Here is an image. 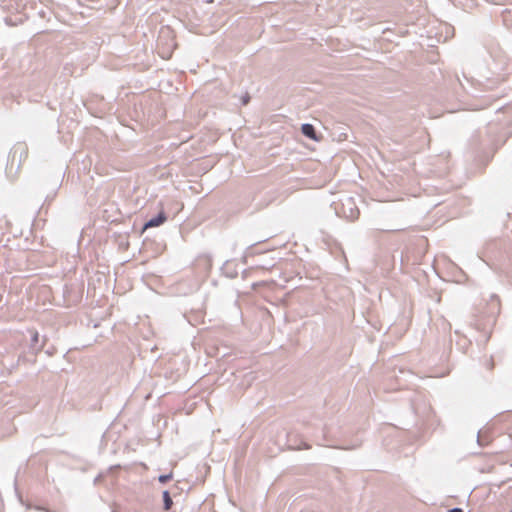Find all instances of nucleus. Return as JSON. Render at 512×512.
I'll return each instance as SVG.
<instances>
[{"label": "nucleus", "mask_w": 512, "mask_h": 512, "mask_svg": "<svg viewBox=\"0 0 512 512\" xmlns=\"http://www.w3.org/2000/svg\"><path fill=\"white\" fill-rule=\"evenodd\" d=\"M167 217L164 212H160L155 218L150 219L143 227V232L148 228L158 227L166 221Z\"/></svg>", "instance_id": "nucleus-1"}, {"label": "nucleus", "mask_w": 512, "mask_h": 512, "mask_svg": "<svg viewBox=\"0 0 512 512\" xmlns=\"http://www.w3.org/2000/svg\"><path fill=\"white\" fill-rule=\"evenodd\" d=\"M302 133L310 139L317 140L315 129L311 124H303L301 127Z\"/></svg>", "instance_id": "nucleus-2"}, {"label": "nucleus", "mask_w": 512, "mask_h": 512, "mask_svg": "<svg viewBox=\"0 0 512 512\" xmlns=\"http://www.w3.org/2000/svg\"><path fill=\"white\" fill-rule=\"evenodd\" d=\"M163 501H164V509L166 511L170 510L173 505V501H172L168 491L163 492Z\"/></svg>", "instance_id": "nucleus-3"}, {"label": "nucleus", "mask_w": 512, "mask_h": 512, "mask_svg": "<svg viewBox=\"0 0 512 512\" xmlns=\"http://www.w3.org/2000/svg\"><path fill=\"white\" fill-rule=\"evenodd\" d=\"M172 478H173V474L170 473L167 475H161V476H159L158 479H159V482L164 484V483L168 482L169 480H171Z\"/></svg>", "instance_id": "nucleus-4"}, {"label": "nucleus", "mask_w": 512, "mask_h": 512, "mask_svg": "<svg viewBox=\"0 0 512 512\" xmlns=\"http://www.w3.org/2000/svg\"><path fill=\"white\" fill-rule=\"evenodd\" d=\"M161 55H162L163 58L168 59L170 57V55H171V51L168 50L166 52H161Z\"/></svg>", "instance_id": "nucleus-5"}, {"label": "nucleus", "mask_w": 512, "mask_h": 512, "mask_svg": "<svg viewBox=\"0 0 512 512\" xmlns=\"http://www.w3.org/2000/svg\"><path fill=\"white\" fill-rule=\"evenodd\" d=\"M449 512H463V511L460 508H453V509H450Z\"/></svg>", "instance_id": "nucleus-6"}]
</instances>
